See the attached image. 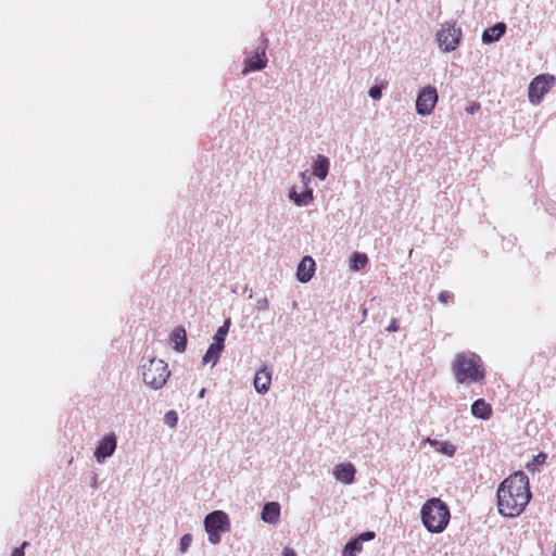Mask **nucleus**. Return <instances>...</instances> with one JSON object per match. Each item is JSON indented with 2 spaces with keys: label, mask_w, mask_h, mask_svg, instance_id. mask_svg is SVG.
<instances>
[{
  "label": "nucleus",
  "mask_w": 556,
  "mask_h": 556,
  "mask_svg": "<svg viewBox=\"0 0 556 556\" xmlns=\"http://www.w3.org/2000/svg\"><path fill=\"white\" fill-rule=\"evenodd\" d=\"M400 328L399 326V321L396 318H392V320L390 321V325L387 327V331L388 332H395L397 331Z\"/></svg>",
  "instance_id": "7c9ffc66"
},
{
  "label": "nucleus",
  "mask_w": 556,
  "mask_h": 556,
  "mask_svg": "<svg viewBox=\"0 0 556 556\" xmlns=\"http://www.w3.org/2000/svg\"><path fill=\"white\" fill-rule=\"evenodd\" d=\"M439 94L433 86L424 87L416 99V112L421 116L430 115L438 103Z\"/></svg>",
  "instance_id": "423d86ee"
},
{
  "label": "nucleus",
  "mask_w": 556,
  "mask_h": 556,
  "mask_svg": "<svg viewBox=\"0 0 556 556\" xmlns=\"http://www.w3.org/2000/svg\"><path fill=\"white\" fill-rule=\"evenodd\" d=\"M167 364L162 359H150L148 365L143 366V381L151 389L159 390L169 377Z\"/></svg>",
  "instance_id": "20e7f679"
},
{
  "label": "nucleus",
  "mask_w": 556,
  "mask_h": 556,
  "mask_svg": "<svg viewBox=\"0 0 556 556\" xmlns=\"http://www.w3.org/2000/svg\"><path fill=\"white\" fill-rule=\"evenodd\" d=\"M425 528L431 533H442L448 526L451 513L448 506L439 497L425 502L420 510Z\"/></svg>",
  "instance_id": "7ed1b4c3"
},
{
  "label": "nucleus",
  "mask_w": 556,
  "mask_h": 556,
  "mask_svg": "<svg viewBox=\"0 0 556 556\" xmlns=\"http://www.w3.org/2000/svg\"><path fill=\"white\" fill-rule=\"evenodd\" d=\"M315 261L311 256H304L296 270V277L301 282H308L315 274Z\"/></svg>",
  "instance_id": "ddd939ff"
},
{
  "label": "nucleus",
  "mask_w": 556,
  "mask_h": 556,
  "mask_svg": "<svg viewBox=\"0 0 556 556\" xmlns=\"http://www.w3.org/2000/svg\"><path fill=\"white\" fill-rule=\"evenodd\" d=\"M453 299H454L453 293H452V292H450V291H446V290L441 291V292L439 293V296H438V300H439L442 304H447V303L452 302V301H453Z\"/></svg>",
  "instance_id": "cd10ccee"
},
{
  "label": "nucleus",
  "mask_w": 556,
  "mask_h": 556,
  "mask_svg": "<svg viewBox=\"0 0 556 556\" xmlns=\"http://www.w3.org/2000/svg\"><path fill=\"white\" fill-rule=\"evenodd\" d=\"M480 103L479 102H472L470 105L466 108L467 113L475 114L480 110Z\"/></svg>",
  "instance_id": "2f4dec72"
},
{
  "label": "nucleus",
  "mask_w": 556,
  "mask_h": 556,
  "mask_svg": "<svg viewBox=\"0 0 556 556\" xmlns=\"http://www.w3.org/2000/svg\"><path fill=\"white\" fill-rule=\"evenodd\" d=\"M267 65V59L265 53V48L257 49V51L248 58L244 63V68L242 71L243 74H248L253 71H261L265 68Z\"/></svg>",
  "instance_id": "9b49d317"
},
{
  "label": "nucleus",
  "mask_w": 556,
  "mask_h": 556,
  "mask_svg": "<svg viewBox=\"0 0 556 556\" xmlns=\"http://www.w3.org/2000/svg\"><path fill=\"white\" fill-rule=\"evenodd\" d=\"M452 371L458 383L480 382L485 377L481 357L472 352L457 353L452 362Z\"/></svg>",
  "instance_id": "f03ea898"
},
{
  "label": "nucleus",
  "mask_w": 556,
  "mask_h": 556,
  "mask_svg": "<svg viewBox=\"0 0 556 556\" xmlns=\"http://www.w3.org/2000/svg\"><path fill=\"white\" fill-rule=\"evenodd\" d=\"M172 342L175 344V349L178 352H184L187 346V334L186 330L181 327H177L174 329L170 336Z\"/></svg>",
  "instance_id": "6ab92c4d"
},
{
  "label": "nucleus",
  "mask_w": 556,
  "mask_h": 556,
  "mask_svg": "<svg viewBox=\"0 0 556 556\" xmlns=\"http://www.w3.org/2000/svg\"><path fill=\"white\" fill-rule=\"evenodd\" d=\"M376 534L372 531L361 533L357 538L350 540L343 549L342 556H358L363 551V542L375 539Z\"/></svg>",
  "instance_id": "1a4fd4ad"
},
{
  "label": "nucleus",
  "mask_w": 556,
  "mask_h": 556,
  "mask_svg": "<svg viewBox=\"0 0 556 556\" xmlns=\"http://www.w3.org/2000/svg\"><path fill=\"white\" fill-rule=\"evenodd\" d=\"M430 444L435 447L437 451L447 455L453 456L455 454V446L451 444L450 442H439V441H431Z\"/></svg>",
  "instance_id": "b1692460"
},
{
  "label": "nucleus",
  "mask_w": 556,
  "mask_h": 556,
  "mask_svg": "<svg viewBox=\"0 0 556 556\" xmlns=\"http://www.w3.org/2000/svg\"><path fill=\"white\" fill-rule=\"evenodd\" d=\"M547 455L544 452H540L538 455L527 463L526 468L530 471H536L540 466L546 462Z\"/></svg>",
  "instance_id": "5701e85b"
},
{
  "label": "nucleus",
  "mask_w": 556,
  "mask_h": 556,
  "mask_svg": "<svg viewBox=\"0 0 556 556\" xmlns=\"http://www.w3.org/2000/svg\"><path fill=\"white\" fill-rule=\"evenodd\" d=\"M280 517V505L277 502L266 503L262 510V520L267 523H276Z\"/></svg>",
  "instance_id": "2eb2a0df"
},
{
  "label": "nucleus",
  "mask_w": 556,
  "mask_h": 556,
  "mask_svg": "<svg viewBox=\"0 0 556 556\" xmlns=\"http://www.w3.org/2000/svg\"><path fill=\"white\" fill-rule=\"evenodd\" d=\"M253 383L255 390L261 394H265L269 390L271 383V372L267 367H263L255 374Z\"/></svg>",
  "instance_id": "4468645a"
},
{
  "label": "nucleus",
  "mask_w": 556,
  "mask_h": 556,
  "mask_svg": "<svg viewBox=\"0 0 556 556\" xmlns=\"http://www.w3.org/2000/svg\"><path fill=\"white\" fill-rule=\"evenodd\" d=\"M223 350L224 349L218 344L212 343L203 356V363H212V365L214 366L218 362Z\"/></svg>",
  "instance_id": "412c9836"
},
{
  "label": "nucleus",
  "mask_w": 556,
  "mask_h": 556,
  "mask_svg": "<svg viewBox=\"0 0 556 556\" xmlns=\"http://www.w3.org/2000/svg\"><path fill=\"white\" fill-rule=\"evenodd\" d=\"M290 199L298 206H304L309 204L314 200L313 190L307 189L303 193H298L295 191L290 192Z\"/></svg>",
  "instance_id": "aec40b11"
},
{
  "label": "nucleus",
  "mask_w": 556,
  "mask_h": 556,
  "mask_svg": "<svg viewBox=\"0 0 556 556\" xmlns=\"http://www.w3.org/2000/svg\"><path fill=\"white\" fill-rule=\"evenodd\" d=\"M257 305H258V308H260V309H261V308H262V309H264V308H267V306H268V302H267V300H266V299H264L263 301H258V302H257Z\"/></svg>",
  "instance_id": "72a5a7b5"
},
{
  "label": "nucleus",
  "mask_w": 556,
  "mask_h": 556,
  "mask_svg": "<svg viewBox=\"0 0 556 556\" xmlns=\"http://www.w3.org/2000/svg\"><path fill=\"white\" fill-rule=\"evenodd\" d=\"M381 91H382V87H380V86H372L369 89V96L374 100H379L381 98Z\"/></svg>",
  "instance_id": "c85d7f7f"
},
{
  "label": "nucleus",
  "mask_w": 556,
  "mask_h": 556,
  "mask_svg": "<svg viewBox=\"0 0 556 556\" xmlns=\"http://www.w3.org/2000/svg\"><path fill=\"white\" fill-rule=\"evenodd\" d=\"M301 179L306 185V181L308 180L306 173H301Z\"/></svg>",
  "instance_id": "f704fd0d"
},
{
  "label": "nucleus",
  "mask_w": 556,
  "mask_h": 556,
  "mask_svg": "<svg viewBox=\"0 0 556 556\" xmlns=\"http://www.w3.org/2000/svg\"><path fill=\"white\" fill-rule=\"evenodd\" d=\"M471 413L477 418L488 420L492 416V406L483 399H479L472 403Z\"/></svg>",
  "instance_id": "dca6fc26"
},
{
  "label": "nucleus",
  "mask_w": 556,
  "mask_h": 556,
  "mask_svg": "<svg viewBox=\"0 0 556 556\" xmlns=\"http://www.w3.org/2000/svg\"><path fill=\"white\" fill-rule=\"evenodd\" d=\"M228 330H229V320H227L216 331V333L214 336V344H218L219 346H222L224 349V342H225V338L228 333Z\"/></svg>",
  "instance_id": "393cba45"
},
{
  "label": "nucleus",
  "mask_w": 556,
  "mask_h": 556,
  "mask_svg": "<svg viewBox=\"0 0 556 556\" xmlns=\"http://www.w3.org/2000/svg\"><path fill=\"white\" fill-rule=\"evenodd\" d=\"M28 545V542H23L21 546L18 547H15L12 552V555L11 556H24L25 553H24V549L25 547Z\"/></svg>",
  "instance_id": "c756f323"
},
{
  "label": "nucleus",
  "mask_w": 556,
  "mask_h": 556,
  "mask_svg": "<svg viewBox=\"0 0 556 556\" xmlns=\"http://www.w3.org/2000/svg\"><path fill=\"white\" fill-rule=\"evenodd\" d=\"M505 31L506 25L502 22L497 23L483 31L482 41L484 43H492L494 41H497L505 34Z\"/></svg>",
  "instance_id": "f3484780"
},
{
  "label": "nucleus",
  "mask_w": 556,
  "mask_h": 556,
  "mask_svg": "<svg viewBox=\"0 0 556 556\" xmlns=\"http://www.w3.org/2000/svg\"><path fill=\"white\" fill-rule=\"evenodd\" d=\"M283 556H296V553L291 547H285Z\"/></svg>",
  "instance_id": "473e14b6"
},
{
  "label": "nucleus",
  "mask_w": 556,
  "mask_h": 556,
  "mask_svg": "<svg viewBox=\"0 0 556 556\" xmlns=\"http://www.w3.org/2000/svg\"><path fill=\"white\" fill-rule=\"evenodd\" d=\"M177 420H178V417H177L176 412H174V410H169V412H167V413L165 414V422H166L169 427L174 428V427L176 426V424H177Z\"/></svg>",
  "instance_id": "bb28decb"
},
{
  "label": "nucleus",
  "mask_w": 556,
  "mask_h": 556,
  "mask_svg": "<svg viewBox=\"0 0 556 556\" xmlns=\"http://www.w3.org/2000/svg\"><path fill=\"white\" fill-rule=\"evenodd\" d=\"M368 263V257L365 253L354 252L350 258V268L352 270H361Z\"/></svg>",
  "instance_id": "4be33fe9"
},
{
  "label": "nucleus",
  "mask_w": 556,
  "mask_h": 556,
  "mask_svg": "<svg viewBox=\"0 0 556 556\" xmlns=\"http://www.w3.org/2000/svg\"><path fill=\"white\" fill-rule=\"evenodd\" d=\"M204 527L208 534V541L214 545L218 544L222 540V534L230 530L229 517L223 510H215L206 515Z\"/></svg>",
  "instance_id": "39448f33"
},
{
  "label": "nucleus",
  "mask_w": 556,
  "mask_h": 556,
  "mask_svg": "<svg viewBox=\"0 0 556 556\" xmlns=\"http://www.w3.org/2000/svg\"><path fill=\"white\" fill-rule=\"evenodd\" d=\"M192 542V535L190 533L185 534L179 542L180 553H186Z\"/></svg>",
  "instance_id": "a878e982"
},
{
  "label": "nucleus",
  "mask_w": 556,
  "mask_h": 556,
  "mask_svg": "<svg viewBox=\"0 0 556 556\" xmlns=\"http://www.w3.org/2000/svg\"><path fill=\"white\" fill-rule=\"evenodd\" d=\"M555 83V77L552 75H539L532 79L529 85V101L532 104H539Z\"/></svg>",
  "instance_id": "0eeeda50"
},
{
  "label": "nucleus",
  "mask_w": 556,
  "mask_h": 556,
  "mask_svg": "<svg viewBox=\"0 0 556 556\" xmlns=\"http://www.w3.org/2000/svg\"><path fill=\"white\" fill-rule=\"evenodd\" d=\"M496 497L500 515L506 518L520 516L532 497L528 476L522 471L508 476L500 483Z\"/></svg>",
  "instance_id": "f257e3e1"
},
{
  "label": "nucleus",
  "mask_w": 556,
  "mask_h": 556,
  "mask_svg": "<svg viewBox=\"0 0 556 556\" xmlns=\"http://www.w3.org/2000/svg\"><path fill=\"white\" fill-rule=\"evenodd\" d=\"M329 172V160L324 155H318L313 165V174L320 180H324Z\"/></svg>",
  "instance_id": "a211bd4d"
},
{
  "label": "nucleus",
  "mask_w": 556,
  "mask_h": 556,
  "mask_svg": "<svg viewBox=\"0 0 556 556\" xmlns=\"http://www.w3.org/2000/svg\"><path fill=\"white\" fill-rule=\"evenodd\" d=\"M205 392H206V389H204V388H203V389L200 391V393H199V397H201V399H202V397H204Z\"/></svg>",
  "instance_id": "c9c22d12"
},
{
  "label": "nucleus",
  "mask_w": 556,
  "mask_h": 556,
  "mask_svg": "<svg viewBox=\"0 0 556 556\" xmlns=\"http://www.w3.org/2000/svg\"><path fill=\"white\" fill-rule=\"evenodd\" d=\"M356 469L351 463L339 464L334 467L333 475L342 483L351 484L355 480Z\"/></svg>",
  "instance_id": "f8f14e48"
},
{
  "label": "nucleus",
  "mask_w": 556,
  "mask_h": 556,
  "mask_svg": "<svg viewBox=\"0 0 556 556\" xmlns=\"http://www.w3.org/2000/svg\"><path fill=\"white\" fill-rule=\"evenodd\" d=\"M555 556H556V551H555Z\"/></svg>",
  "instance_id": "e433bc0d"
},
{
  "label": "nucleus",
  "mask_w": 556,
  "mask_h": 556,
  "mask_svg": "<svg viewBox=\"0 0 556 556\" xmlns=\"http://www.w3.org/2000/svg\"><path fill=\"white\" fill-rule=\"evenodd\" d=\"M117 441L114 434L105 435L99 443L94 456L98 463L104 462L105 458L110 457L116 450Z\"/></svg>",
  "instance_id": "9d476101"
},
{
  "label": "nucleus",
  "mask_w": 556,
  "mask_h": 556,
  "mask_svg": "<svg viewBox=\"0 0 556 556\" xmlns=\"http://www.w3.org/2000/svg\"><path fill=\"white\" fill-rule=\"evenodd\" d=\"M460 35L462 31L459 28L450 24L444 25L438 34L440 48L445 52L455 50L459 43Z\"/></svg>",
  "instance_id": "6e6552de"
}]
</instances>
